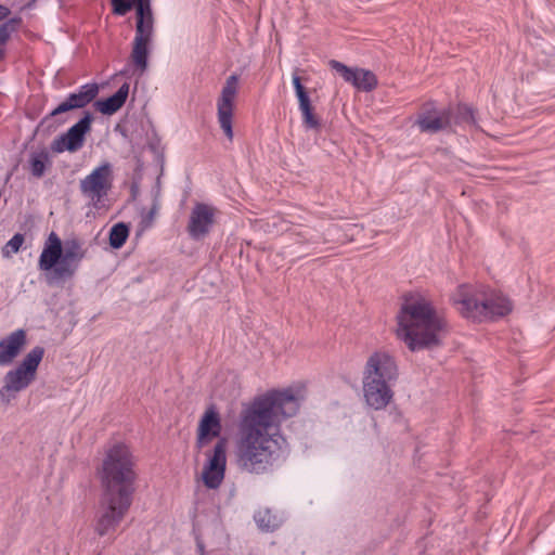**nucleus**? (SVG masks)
I'll list each match as a JSON object with an SVG mask.
<instances>
[{
    "label": "nucleus",
    "mask_w": 555,
    "mask_h": 555,
    "mask_svg": "<svg viewBox=\"0 0 555 555\" xmlns=\"http://www.w3.org/2000/svg\"><path fill=\"white\" fill-rule=\"evenodd\" d=\"M398 377V366L392 354L385 350L373 352L366 360L363 379L393 384Z\"/></svg>",
    "instance_id": "1a4fd4ad"
},
{
    "label": "nucleus",
    "mask_w": 555,
    "mask_h": 555,
    "mask_svg": "<svg viewBox=\"0 0 555 555\" xmlns=\"http://www.w3.org/2000/svg\"><path fill=\"white\" fill-rule=\"evenodd\" d=\"M221 433V421L219 413L214 406L208 408L199 420L195 448L202 452L209 446L212 439Z\"/></svg>",
    "instance_id": "2eb2a0df"
},
{
    "label": "nucleus",
    "mask_w": 555,
    "mask_h": 555,
    "mask_svg": "<svg viewBox=\"0 0 555 555\" xmlns=\"http://www.w3.org/2000/svg\"><path fill=\"white\" fill-rule=\"evenodd\" d=\"M205 462L201 478L208 489H218L224 480L227 467V442L220 439L211 450L204 451Z\"/></svg>",
    "instance_id": "6e6552de"
},
{
    "label": "nucleus",
    "mask_w": 555,
    "mask_h": 555,
    "mask_svg": "<svg viewBox=\"0 0 555 555\" xmlns=\"http://www.w3.org/2000/svg\"><path fill=\"white\" fill-rule=\"evenodd\" d=\"M328 64L346 82L352 85L359 91L370 92L377 86L375 74L369 69L348 67L335 60H331Z\"/></svg>",
    "instance_id": "4468645a"
},
{
    "label": "nucleus",
    "mask_w": 555,
    "mask_h": 555,
    "mask_svg": "<svg viewBox=\"0 0 555 555\" xmlns=\"http://www.w3.org/2000/svg\"><path fill=\"white\" fill-rule=\"evenodd\" d=\"M131 503L132 498L103 493L102 512L95 525L96 533L106 535L115 531Z\"/></svg>",
    "instance_id": "0eeeda50"
},
{
    "label": "nucleus",
    "mask_w": 555,
    "mask_h": 555,
    "mask_svg": "<svg viewBox=\"0 0 555 555\" xmlns=\"http://www.w3.org/2000/svg\"><path fill=\"white\" fill-rule=\"evenodd\" d=\"M447 322L431 299L421 293L402 298L396 317V335L411 351L440 345Z\"/></svg>",
    "instance_id": "f03ea898"
},
{
    "label": "nucleus",
    "mask_w": 555,
    "mask_h": 555,
    "mask_svg": "<svg viewBox=\"0 0 555 555\" xmlns=\"http://www.w3.org/2000/svg\"><path fill=\"white\" fill-rule=\"evenodd\" d=\"M27 345V334L16 330L0 339V366H8L22 353Z\"/></svg>",
    "instance_id": "dca6fc26"
},
{
    "label": "nucleus",
    "mask_w": 555,
    "mask_h": 555,
    "mask_svg": "<svg viewBox=\"0 0 555 555\" xmlns=\"http://www.w3.org/2000/svg\"><path fill=\"white\" fill-rule=\"evenodd\" d=\"M63 244L56 233L51 232L39 257L38 267L41 271H53L62 259Z\"/></svg>",
    "instance_id": "412c9836"
},
{
    "label": "nucleus",
    "mask_w": 555,
    "mask_h": 555,
    "mask_svg": "<svg viewBox=\"0 0 555 555\" xmlns=\"http://www.w3.org/2000/svg\"><path fill=\"white\" fill-rule=\"evenodd\" d=\"M96 85H85L79 91L69 94L62 103H60L52 112L51 116L66 113L70 109L81 108L89 104L98 94Z\"/></svg>",
    "instance_id": "aec40b11"
},
{
    "label": "nucleus",
    "mask_w": 555,
    "mask_h": 555,
    "mask_svg": "<svg viewBox=\"0 0 555 555\" xmlns=\"http://www.w3.org/2000/svg\"><path fill=\"white\" fill-rule=\"evenodd\" d=\"M499 304H500V301H499V298H498V299H494L490 306H491L492 308H495V309H496V308H498V306H499Z\"/></svg>",
    "instance_id": "2f4dec72"
},
{
    "label": "nucleus",
    "mask_w": 555,
    "mask_h": 555,
    "mask_svg": "<svg viewBox=\"0 0 555 555\" xmlns=\"http://www.w3.org/2000/svg\"><path fill=\"white\" fill-rule=\"evenodd\" d=\"M24 243V236L20 233L15 234L2 248V256L10 258L13 254H16Z\"/></svg>",
    "instance_id": "cd10ccee"
},
{
    "label": "nucleus",
    "mask_w": 555,
    "mask_h": 555,
    "mask_svg": "<svg viewBox=\"0 0 555 555\" xmlns=\"http://www.w3.org/2000/svg\"><path fill=\"white\" fill-rule=\"evenodd\" d=\"M150 44L151 42L133 40L131 61L140 75H142L147 68Z\"/></svg>",
    "instance_id": "393cba45"
},
{
    "label": "nucleus",
    "mask_w": 555,
    "mask_h": 555,
    "mask_svg": "<svg viewBox=\"0 0 555 555\" xmlns=\"http://www.w3.org/2000/svg\"><path fill=\"white\" fill-rule=\"evenodd\" d=\"M113 166L111 163L104 162L80 180L79 189L93 208L101 209L105 206V199L113 188Z\"/></svg>",
    "instance_id": "423d86ee"
},
{
    "label": "nucleus",
    "mask_w": 555,
    "mask_h": 555,
    "mask_svg": "<svg viewBox=\"0 0 555 555\" xmlns=\"http://www.w3.org/2000/svg\"><path fill=\"white\" fill-rule=\"evenodd\" d=\"M128 94L129 85L124 83L115 94L105 100L96 101L94 106L100 113L104 115H113L125 104Z\"/></svg>",
    "instance_id": "5701e85b"
},
{
    "label": "nucleus",
    "mask_w": 555,
    "mask_h": 555,
    "mask_svg": "<svg viewBox=\"0 0 555 555\" xmlns=\"http://www.w3.org/2000/svg\"><path fill=\"white\" fill-rule=\"evenodd\" d=\"M42 347H35L23 360L3 376V385L0 388V400L9 404L17 395L28 388L37 377L38 367L43 359Z\"/></svg>",
    "instance_id": "39448f33"
},
{
    "label": "nucleus",
    "mask_w": 555,
    "mask_h": 555,
    "mask_svg": "<svg viewBox=\"0 0 555 555\" xmlns=\"http://www.w3.org/2000/svg\"><path fill=\"white\" fill-rule=\"evenodd\" d=\"M112 4L114 8V13L118 15H125L129 10H131L132 7H135L133 0H112Z\"/></svg>",
    "instance_id": "c85d7f7f"
},
{
    "label": "nucleus",
    "mask_w": 555,
    "mask_h": 555,
    "mask_svg": "<svg viewBox=\"0 0 555 555\" xmlns=\"http://www.w3.org/2000/svg\"><path fill=\"white\" fill-rule=\"evenodd\" d=\"M237 92L238 76L231 75L227 78L217 101L218 121L230 141L233 139L232 118Z\"/></svg>",
    "instance_id": "9d476101"
},
{
    "label": "nucleus",
    "mask_w": 555,
    "mask_h": 555,
    "mask_svg": "<svg viewBox=\"0 0 555 555\" xmlns=\"http://www.w3.org/2000/svg\"><path fill=\"white\" fill-rule=\"evenodd\" d=\"M257 526L263 531H274L283 524V516L270 508H260L254 516Z\"/></svg>",
    "instance_id": "b1692460"
},
{
    "label": "nucleus",
    "mask_w": 555,
    "mask_h": 555,
    "mask_svg": "<svg viewBox=\"0 0 555 555\" xmlns=\"http://www.w3.org/2000/svg\"><path fill=\"white\" fill-rule=\"evenodd\" d=\"M49 163V155L46 151L34 153L30 156V170L35 177H41L44 173L46 166Z\"/></svg>",
    "instance_id": "bb28decb"
},
{
    "label": "nucleus",
    "mask_w": 555,
    "mask_h": 555,
    "mask_svg": "<svg viewBox=\"0 0 555 555\" xmlns=\"http://www.w3.org/2000/svg\"><path fill=\"white\" fill-rule=\"evenodd\" d=\"M9 15V10L2 5H0V21L5 18Z\"/></svg>",
    "instance_id": "7c9ffc66"
},
{
    "label": "nucleus",
    "mask_w": 555,
    "mask_h": 555,
    "mask_svg": "<svg viewBox=\"0 0 555 555\" xmlns=\"http://www.w3.org/2000/svg\"><path fill=\"white\" fill-rule=\"evenodd\" d=\"M305 396L302 385L270 390L244 410L233 449L241 472L263 475L286 459L288 443L280 427L297 414Z\"/></svg>",
    "instance_id": "f257e3e1"
},
{
    "label": "nucleus",
    "mask_w": 555,
    "mask_h": 555,
    "mask_svg": "<svg viewBox=\"0 0 555 555\" xmlns=\"http://www.w3.org/2000/svg\"><path fill=\"white\" fill-rule=\"evenodd\" d=\"M85 255L86 250L78 240L72 238L65 241L63 244L62 259L54 269V279L64 280L74 276Z\"/></svg>",
    "instance_id": "ddd939ff"
},
{
    "label": "nucleus",
    "mask_w": 555,
    "mask_h": 555,
    "mask_svg": "<svg viewBox=\"0 0 555 555\" xmlns=\"http://www.w3.org/2000/svg\"><path fill=\"white\" fill-rule=\"evenodd\" d=\"M137 10L134 40L152 42L154 35V17L150 0H133Z\"/></svg>",
    "instance_id": "a211bd4d"
},
{
    "label": "nucleus",
    "mask_w": 555,
    "mask_h": 555,
    "mask_svg": "<svg viewBox=\"0 0 555 555\" xmlns=\"http://www.w3.org/2000/svg\"><path fill=\"white\" fill-rule=\"evenodd\" d=\"M129 235V229L125 223L115 224L109 231V245L118 249L120 248L127 241Z\"/></svg>",
    "instance_id": "a878e982"
},
{
    "label": "nucleus",
    "mask_w": 555,
    "mask_h": 555,
    "mask_svg": "<svg viewBox=\"0 0 555 555\" xmlns=\"http://www.w3.org/2000/svg\"><path fill=\"white\" fill-rule=\"evenodd\" d=\"M416 122L424 132H437L450 125V114L446 109L431 108L420 114Z\"/></svg>",
    "instance_id": "4be33fe9"
},
{
    "label": "nucleus",
    "mask_w": 555,
    "mask_h": 555,
    "mask_svg": "<svg viewBox=\"0 0 555 555\" xmlns=\"http://www.w3.org/2000/svg\"><path fill=\"white\" fill-rule=\"evenodd\" d=\"M293 85L299 102V109L302 115L304 127L308 130L319 131L321 129V121L313 112L310 98L305 87L301 85V80L300 77L297 75V72L293 74Z\"/></svg>",
    "instance_id": "6ab92c4d"
},
{
    "label": "nucleus",
    "mask_w": 555,
    "mask_h": 555,
    "mask_svg": "<svg viewBox=\"0 0 555 555\" xmlns=\"http://www.w3.org/2000/svg\"><path fill=\"white\" fill-rule=\"evenodd\" d=\"M218 214L219 210L210 204L195 203L189 215V235L195 241L205 238L216 224Z\"/></svg>",
    "instance_id": "f8f14e48"
},
{
    "label": "nucleus",
    "mask_w": 555,
    "mask_h": 555,
    "mask_svg": "<svg viewBox=\"0 0 555 555\" xmlns=\"http://www.w3.org/2000/svg\"><path fill=\"white\" fill-rule=\"evenodd\" d=\"M465 111H467V114H469L472 116V112L470 111H468L467 108H465Z\"/></svg>",
    "instance_id": "473e14b6"
},
{
    "label": "nucleus",
    "mask_w": 555,
    "mask_h": 555,
    "mask_svg": "<svg viewBox=\"0 0 555 555\" xmlns=\"http://www.w3.org/2000/svg\"><path fill=\"white\" fill-rule=\"evenodd\" d=\"M9 39V30L5 26L0 27V60L4 54V47Z\"/></svg>",
    "instance_id": "c756f323"
},
{
    "label": "nucleus",
    "mask_w": 555,
    "mask_h": 555,
    "mask_svg": "<svg viewBox=\"0 0 555 555\" xmlns=\"http://www.w3.org/2000/svg\"><path fill=\"white\" fill-rule=\"evenodd\" d=\"M392 384L362 378V388L365 402L374 410H382L388 405L392 398Z\"/></svg>",
    "instance_id": "f3484780"
},
{
    "label": "nucleus",
    "mask_w": 555,
    "mask_h": 555,
    "mask_svg": "<svg viewBox=\"0 0 555 555\" xmlns=\"http://www.w3.org/2000/svg\"><path fill=\"white\" fill-rule=\"evenodd\" d=\"M92 117L86 114L79 121L73 125L65 133L56 137L51 143L54 153H76L82 149L86 135L91 131Z\"/></svg>",
    "instance_id": "9b49d317"
},
{
    "label": "nucleus",
    "mask_w": 555,
    "mask_h": 555,
    "mask_svg": "<svg viewBox=\"0 0 555 555\" xmlns=\"http://www.w3.org/2000/svg\"><path fill=\"white\" fill-rule=\"evenodd\" d=\"M450 299L462 315L472 319L503 317L512 310V305L506 297L483 286L459 285Z\"/></svg>",
    "instance_id": "20e7f679"
},
{
    "label": "nucleus",
    "mask_w": 555,
    "mask_h": 555,
    "mask_svg": "<svg viewBox=\"0 0 555 555\" xmlns=\"http://www.w3.org/2000/svg\"><path fill=\"white\" fill-rule=\"evenodd\" d=\"M135 459L128 444L115 442L105 451L99 476L103 493L132 498L134 493Z\"/></svg>",
    "instance_id": "7ed1b4c3"
}]
</instances>
